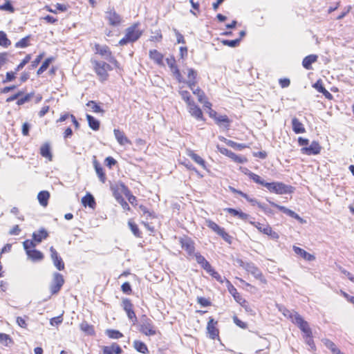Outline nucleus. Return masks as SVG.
<instances>
[{
	"instance_id": "f257e3e1",
	"label": "nucleus",
	"mask_w": 354,
	"mask_h": 354,
	"mask_svg": "<svg viewBox=\"0 0 354 354\" xmlns=\"http://www.w3.org/2000/svg\"><path fill=\"white\" fill-rule=\"evenodd\" d=\"M93 70L95 72L98 80L103 83L109 78V72L113 70L112 66L102 60L94 59L91 61Z\"/></svg>"
},
{
	"instance_id": "f03ea898",
	"label": "nucleus",
	"mask_w": 354,
	"mask_h": 354,
	"mask_svg": "<svg viewBox=\"0 0 354 354\" xmlns=\"http://www.w3.org/2000/svg\"><path fill=\"white\" fill-rule=\"evenodd\" d=\"M138 22L133 24L125 30L124 36L118 41L120 46H125L129 43H133L138 40L142 35V30L139 28Z\"/></svg>"
},
{
	"instance_id": "7ed1b4c3",
	"label": "nucleus",
	"mask_w": 354,
	"mask_h": 354,
	"mask_svg": "<svg viewBox=\"0 0 354 354\" xmlns=\"http://www.w3.org/2000/svg\"><path fill=\"white\" fill-rule=\"evenodd\" d=\"M297 141L298 145L303 147L301 149V152L303 154L307 156L318 155L322 151V146L318 141L313 140L309 147H308V145L309 144V140L308 138L299 137Z\"/></svg>"
},
{
	"instance_id": "20e7f679",
	"label": "nucleus",
	"mask_w": 354,
	"mask_h": 354,
	"mask_svg": "<svg viewBox=\"0 0 354 354\" xmlns=\"http://www.w3.org/2000/svg\"><path fill=\"white\" fill-rule=\"evenodd\" d=\"M35 241L26 239L23 242V247L28 258L33 262L41 261L44 259V254L39 250L35 249Z\"/></svg>"
},
{
	"instance_id": "39448f33",
	"label": "nucleus",
	"mask_w": 354,
	"mask_h": 354,
	"mask_svg": "<svg viewBox=\"0 0 354 354\" xmlns=\"http://www.w3.org/2000/svg\"><path fill=\"white\" fill-rule=\"evenodd\" d=\"M104 19L109 26L113 28H119L122 26L124 19L114 8H109L104 12Z\"/></svg>"
},
{
	"instance_id": "423d86ee",
	"label": "nucleus",
	"mask_w": 354,
	"mask_h": 354,
	"mask_svg": "<svg viewBox=\"0 0 354 354\" xmlns=\"http://www.w3.org/2000/svg\"><path fill=\"white\" fill-rule=\"evenodd\" d=\"M265 187L271 193L276 194H286L293 192V187L290 185H286L282 182L267 183Z\"/></svg>"
},
{
	"instance_id": "0eeeda50",
	"label": "nucleus",
	"mask_w": 354,
	"mask_h": 354,
	"mask_svg": "<svg viewBox=\"0 0 354 354\" xmlns=\"http://www.w3.org/2000/svg\"><path fill=\"white\" fill-rule=\"evenodd\" d=\"M139 331L146 336H153L157 333V329L153 321L146 315H143L141 317Z\"/></svg>"
},
{
	"instance_id": "6e6552de",
	"label": "nucleus",
	"mask_w": 354,
	"mask_h": 354,
	"mask_svg": "<svg viewBox=\"0 0 354 354\" xmlns=\"http://www.w3.org/2000/svg\"><path fill=\"white\" fill-rule=\"evenodd\" d=\"M205 223L209 229L221 236L226 243L228 244H231L232 243V236L226 232L224 227H221L216 223L210 219H207L205 221Z\"/></svg>"
},
{
	"instance_id": "1a4fd4ad",
	"label": "nucleus",
	"mask_w": 354,
	"mask_h": 354,
	"mask_svg": "<svg viewBox=\"0 0 354 354\" xmlns=\"http://www.w3.org/2000/svg\"><path fill=\"white\" fill-rule=\"evenodd\" d=\"M94 48L96 54H99L101 56L111 57L110 62L114 67L120 71L122 70L120 62L115 57H112V52L108 46H101L99 44H95Z\"/></svg>"
},
{
	"instance_id": "9d476101",
	"label": "nucleus",
	"mask_w": 354,
	"mask_h": 354,
	"mask_svg": "<svg viewBox=\"0 0 354 354\" xmlns=\"http://www.w3.org/2000/svg\"><path fill=\"white\" fill-rule=\"evenodd\" d=\"M179 243L183 250H184L189 257H193L195 254V243L188 236H184L179 238Z\"/></svg>"
},
{
	"instance_id": "9b49d317",
	"label": "nucleus",
	"mask_w": 354,
	"mask_h": 354,
	"mask_svg": "<svg viewBox=\"0 0 354 354\" xmlns=\"http://www.w3.org/2000/svg\"><path fill=\"white\" fill-rule=\"evenodd\" d=\"M64 281V277L62 274L55 272L53 275V279L49 286L51 295L57 294L63 286Z\"/></svg>"
},
{
	"instance_id": "f8f14e48",
	"label": "nucleus",
	"mask_w": 354,
	"mask_h": 354,
	"mask_svg": "<svg viewBox=\"0 0 354 354\" xmlns=\"http://www.w3.org/2000/svg\"><path fill=\"white\" fill-rule=\"evenodd\" d=\"M207 333L208 337L211 339H219V329L218 328V322L215 320L213 317H209V320L206 326Z\"/></svg>"
},
{
	"instance_id": "ddd939ff",
	"label": "nucleus",
	"mask_w": 354,
	"mask_h": 354,
	"mask_svg": "<svg viewBox=\"0 0 354 354\" xmlns=\"http://www.w3.org/2000/svg\"><path fill=\"white\" fill-rule=\"evenodd\" d=\"M241 266H242L248 272L252 274L256 279H259L261 282L266 283L267 281L262 272L255 266L254 263H247L243 264V263L241 262Z\"/></svg>"
},
{
	"instance_id": "4468645a",
	"label": "nucleus",
	"mask_w": 354,
	"mask_h": 354,
	"mask_svg": "<svg viewBox=\"0 0 354 354\" xmlns=\"http://www.w3.org/2000/svg\"><path fill=\"white\" fill-rule=\"evenodd\" d=\"M217 149L221 154L230 158L234 162L242 164L248 162V158L245 156L237 155L227 148L218 146Z\"/></svg>"
},
{
	"instance_id": "2eb2a0df",
	"label": "nucleus",
	"mask_w": 354,
	"mask_h": 354,
	"mask_svg": "<svg viewBox=\"0 0 354 354\" xmlns=\"http://www.w3.org/2000/svg\"><path fill=\"white\" fill-rule=\"evenodd\" d=\"M292 322L297 325L299 329L304 333V337L306 336H310V335L313 333L308 323L297 313H295Z\"/></svg>"
},
{
	"instance_id": "dca6fc26",
	"label": "nucleus",
	"mask_w": 354,
	"mask_h": 354,
	"mask_svg": "<svg viewBox=\"0 0 354 354\" xmlns=\"http://www.w3.org/2000/svg\"><path fill=\"white\" fill-rule=\"evenodd\" d=\"M192 91L194 95L197 97V100L198 102L203 104V107L205 109H210L212 106V103L209 102L205 92L200 88L193 86V88H190Z\"/></svg>"
},
{
	"instance_id": "f3484780",
	"label": "nucleus",
	"mask_w": 354,
	"mask_h": 354,
	"mask_svg": "<svg viewBox=\"0 0 354 354\" xmlns=\"http://www.w3.org/2000/svg\"><path fill=\"white\" fill-rule=\"evenodd\" d=\"M50 258L53 262L54 266L58 270H64L65 268V264L59 256V253L53 246H50L49 248Z\"/></svg>"
},
{
	"instance_id": "a211bd4d",
	"label": "nucleus",
	"mask_w": 354,
	"mask_h": 354,
	"mask_svg": "<svg viewBox=\"0 0 354 354\" xmlns=\"http://www.w3.org/2000/svg\"><path fill=\"white\" fill-rule=\"evenodd\" d=\"M250 223L255 227L259 232L270 236L273 238H278L279 235L277 232H274L272 229V227L268 224H261L259 222H254V221H250Z\"/></svg>"
},
{
	"instance_id": "6ab92c4d",
	"label": "nucleus",
	"mask_w": 354,
	"mask_h": 354,
	"mask_svg": "<svg viewBox=\"0 0 354 354\" xmlns=\"http://www.w3.org/2000/svg\"><path fill=\"white\" fill-rule=\"evenodd\" d=\"M187 106L188 107V112L192 117L196 118L197 120L203 122L205 121L202 109L194 102Z\"/></svg>"
},
{
	"instance_id": "aec40b11",
	"label": "nucleus",
	"mask_w": 354,
	"mask_h": 354,
	"mask_svg": "<svg viewBox=\"0 0 354 354\" xmlns=\"http://www.w3.org/2000/svg\"><path fill=\"white\" fill-rule=\"evenodd\" d=\"M226 283L227 290L232 295L234 300L241 306H245L247 301L237 291L236 288L232 284V283L228 279H226Z\"/></svg>"
},
{
	"instance_id": "412c9836",
	"label": "nucleus",
	"mask_w": 354,
	"mask_h": 354,
	"mask_svg": "<svg viewBox=\"0 0 354 354\" xmlns=\"http://www.w3.org/2000/svg\"><path fill=\"white\" fill-rule=\"evenodd\" d=\"M167 63L170 68L173 75L175 76L179 83L184 82L183 77L180 70L176 65V59L174 57L167 59Z\"/></svg>"
},
{
	"instance_id": "4be33fe9",
	"label": "nucleus",
	"mask_w": 354,
	"mask_h": 354,
	"mask_svg": "<svg viewBox=\"0 0 354 354\" xmlns=\"http://www.w3.org/2000/svg\"><path fill=\"white\" fill-rule=\"evenodd\" d=\"M268 201L269 202L270 205L277 209H278L279 211L282 212L283 213L288 215L289 216L299 221L300 223H304V220L302 218H301L297 214H296L295 212H293L292 210L291 209H289L288 208H286V207L284 206H281V205H279L277 203H275L274 202H272L271 201H269L268 200Z\"/></svg>"
},
{
	"instance_id": "5701e85b",
	"label": "nucleus",
	"mask_w": 354,
	"mask_h": 354,
	"mask_svg": "<svg viewBox=\"0 0 354 354\" xmlns=\"http://www.w3.org/2000/svg\"><path fill=\"white\" fill-rule=\"evenodd\" d=\"M122 347L116 342H113L109 346H102V354H122Z\"/></svg>"
},
{
	"instance_id": "b1692460",
	"label": "nucleus",
	"mask_w": 354,
	"mask_h": 354,
	"mask_svg": "<svg viewBox=\"0 0 354 354\" xmlns=\"http://www.w3.org/2000/svg\"><path fill=\"white\" fill-rule=\"evenodd\" d=\"M48 236V232L45 228L41 227L32 233V239L30 241H35V245H37L42 241L46 240Z\"/></svg>"
},
{
	"instance_id": "393cba45",
	"label": "nucleus",
	"mask_w": 354,
	"mask_h": 354,
	"mask_svg": "<svg viewBox=\"0 0 354 354\" xmlns=\"http://www.w3.org/2000/svg\"><path fill=\"white\" fill-rule=\"evenodd\" d=\"M125 188L129 189V187L127 185H125L123 183H120L111 187L113 195L116 199V201L122 198V194L124 195L126 194L127 192Z\"/></svg>"
},
{
	"instance_id": "a878e982",
	"label": "nucleus",
	"mask_w": 354,
	"mask_h": 354,
	"mask_svg": "<svg viewBox=\"0 0 354 354\" xmlns=\"http://www.w3.org/2000/svg\"><path fill=\"white\" fill-rule=\"evenodd\" d=\"M187 155L190 157L196 164L199 165L203 169L209 171L205 160L193 150L189 149Z\"/></svg>"
},
{
	"instance_id": "bb28decb",
	"label": "nucleus",
	"mask_w": 354,
	"mask_h": 354,
	"mask_svg": "<svg viewBox=\"0 0 354 354\" xmlns=\"http://www.w3.org/2000/svg\"><path fill=\"white\" fill-rule=\"evenodd\" d=\"M93 167L97 174V176L102 183H105L106 181V173L104 170V168L100 165V163L96 160L95 157H94L93 161Z\"/></svg>"
},
{
	"instance_id": "cd10ccee",
	"label": "nucleus",
	"mask_w": 354,
	"mask_h": 354,
	"mask_svg": "<svg viewBox=\"0 0 354 354\" xmlns=\"http://www.w3.org/2000/svg\"><path fill=\"white\" fill-rule=\"evenodd\" d=\"M113 133L117 142L120 145H131V141L127 137L124 131L118 129H115Z\"/></svg>"
},
{
	"instance_id": "c85d7f7f",
	"label": "nucleus",
	"mask_w": 354,
	"mask_h": 354,
	"mask_svg": "<svg viewBox=\"0 0 354 354\" xmlns=\"http://www.w3.org/2000/svg\"><path fill=\"white\" fill-rule=\"evenodd\" d=\"M149 57L155 64L158 66L164 65V55L162 53L156 49H152L149 51Z\"/></svg>"
},
{
	"instance_id": "c756f323",
	"label": "nucleus",
	"mask_w": 354,
	"mask_h": 354,
	"mask_svg": "<svg viewBox=\"0 0 354 354\" xmlns=\"http://www.w3.org/2000/svg\"><path fill=\"white\" fill-rule=\"evenodd\" d=\"M313 87L315 88L318 92L322 93L326 99L329 100H332L333 99V95L325 88L321 80H318L313 85Z\"/></svg>"
},
{
	"instance_id": "7c9ffc66",
	"label": "nucleus",
	"mask_w": 354,
	"mask_h": 354,
	"mask_svg": "<svg viewBox=\"0 0 354 354\" xmlns=\"http://www.w3.org/2000/svg\"><path fill=\"white\" fill-rule=\"evenodd\" d=\"M40 155L48 161L53 160V154L51 152L50 145L48 142L44 143L39 149Z\"/></svg>"
},
{
	"instance_id": "2f4dec72",
	"label": "nucleus",
	"mask_w": 354,
	"mask_h": 354,
	"mask_svg": "<svg viewBox=\"0 0 354 354\" xmlns=\"http://www.w3.org/2000/svg\"><path fill=\"white\" fill-rule=\"evenodd\" d=\"M50 197V192L46 190L41 191L37 194V200L39 204L44 207L48 206Z\"/></svg>"
},
{
	"instance_id": "473e14b6",
	"label": "nucleus",
	"mask_w": 354,
	"mask_h": 354,
	"mask_svg": "<svg viewBox=\"0 0 354 354\" xmlns=\"http://www.w3.org/2000/svg\"><path fill=\"white\" fill-rule=\"evenodd\" d=\"M80 328L88 335L94 336L95 335L94 326L88 324L86 321H83L80 324Z\"/></svg>"
},
{
	"instance_id": "72a5a7b5",
	"label": "nucleus",
	"mask_w": 354,
	"mask_h": 354,
	"mask_svg": "<svg viewBox=\"0 0 354 354\" xmlns=\"http://www.w3.org/2000/svg\"><path fill=\"white\" fill-rule=\"evenodd\" d=\"M292 127L293 131L297 134L304 133L306 132L304 125L295 117L292 119Z\"/></svg>"
},
{
	"instance_id": "f704fd0d",
	"label": "nucleus",
	"mask_w": 354,
	"mask_h": 354,
	"mask_svg": "<svg viewBox=\"0 0 354 354\" xmlns=\"http://www.w3.org/2000/svg\"><path fill=\"white\" fill-rule=\"evenodd\" d=\"M196 77H197L196 71H195L193 68H189L188 73H187L188 80L186 83L189 88H193V86H196V84L197 83Z\"/></svg>"
},
{
	"instance_id": "c9c22d12",
	"label": "nucleus",
	"mask_w": 354,
	"mask_h": 354,
	"mask_svg": "<svg viewBox=\"0 0 354 354\" xmlns=\"http://www.w3.org/2000/svg\"><path fill=\"white\" fill-rule=\"evenodd\" d=\"M133 347L137 352L142 354H148L149 353L147 344L140 340H134Z\"/></svg>"
},
{
	"instance_id": "e433bc0d",
	"label": "nucleus",
	"mask_w": 354,
	"mask_h": 354,
	"mask_svg": "<svg viewBox=\"0 0 354 354\" xmlns=\"http://www.w3.org/2000/svg\"><path fill=\"white\" fill-rule=\"evenodd\" d=\"M293 250L297 254L301 256L305 260L311 261L315 259L314 255L307 252L306 250L299 247L293 246Z\"/></svg>"
},
{
	"instance_id": "4c0bfd02",
	"label": "nucleus",
	"mask_w": 354,
	"mask_h": 354,
	"mask_svg": "<svg viewBox=\"0 0 354 354\" xmlns=\"http://www.w3.org/2000/svg\"><path fill=\"white\" fill-rule=\"evenodd\" d=\"M82 203L84 207L88 206L92 209H94L96 206L95 198L90 193H87L82 198Z\"/></svg>"
},
{
	"instance_id": "58836bf2",
	"label": "nucleus",
	"mask_w": 354,
	"mask_h": 354,
	"mask_svg": "<svg viewBox=\"0 0 354 354\" xmlns=\"http://www.w3.org/2000/svg\"><path fill=\"white\" fill-rule=\"evenodd\" d=\"M317 55H309L305 57L302 61V66L304 68L310 70L312 68V64L315 63L317 60Z\"/></svg>"
},
{
	"instance_id": "ea45409f",
	"label": "nucleus",
	"mask_w": 354,
	"mask_h": 354,
	"mask_svg": "<svg viewBox=\"0 0 354 354\" xmlns=\"http://www.w3.org/2000/svg\"><path fill=\"white\" fill-rule=\"evenodd\" d=\"M225 211L229 213L230 215L233 216H238L240 219L243 221H247L250 217L249 214L244 213L241 211L235 209L234 208H226L225 209Z\"/></svg>"
},
{
	"instance_id": "a19ab883",
	"label": "nucleus",
	"mask_w": 354,
	"mask_h": 354,
	"mask_svg": "<svg viewBox=\"0 0 354 354\" xmlns=\"http://www.w3.org/2000/svg\"><path fill=\"white\" fill-rule=\"evenodd\" d=\"M86 120L88 121V124L89 127L93 131H98L100 127V122L98 120L95 118L93 116L87 114Z\"/></svg>"
},
{
	"instance_id": "79ce46f5",
	"label": "nucleus",
	"mask_w": 354,
	"mask_h": 354,
	"mask_svg": "<svg viewBox=\"0 0 354 354\" xmlns=\"http://www.w3.org/2000/svg\"><path fill=\"white\" fill-rule=\"evenodd\" d=\"M106 336L111 339H119L124 337L122 333L115 329H106L105 330Z\"/></svg>"
},
{
	"instance_id": "37998d69",
	"label": "nucleus",
	"mask_w": 354,
	"mask_h": 354,
	"mask_svg": "<svg viewBox=\"0 0 354 354\" xmlns=\"http://www.w3.org/2000/svg\"><path fill=\"white\" fill-rule=\"evenodd\" d=\"M86 105V106L89 107L91 111L93 113L102 114L104 113V111L100 106V105L94 100L88 101Z\"/></svg>"
},
{
	"instance_id": "c03bdc74",
	"label": "nucleus",
	"mask_w": 354,
	"mask_h": 354,
	"mask_svg": "<svg viewBox=\"0 0 354 354\" xmlns=\"http://www.w3.org/2000/svg\"><path fill=\"white\" fill-rule=\"evenodd\" d=\"M246 175L255 183L261 185L265 187V185L267 183L260 176L253 172H247Z\"/></svg>"
},
{
	"instance_id": "a18cd8bd",
	"label": "nucleus",
	"mask_w": 354,
	"mask_h": 354,
	"mask_svg": "<svg viewBox=\"0 0 354 354\" xmlns=\"http://www.w3.org/2000/svg\"><path fill=\"white\" fill-rule=\"evenodd\" d=\"M178 93L187 105L194 102L192 97L190 93L188 91L183 90L182 88H180Z\"/></svg>"
},
{
	"instance_id": "49530a36",
	"label": "nucleus",
	"mask_w": 354,
	"mask_h": 354,
	"mask_svg": "<svg viewBox=\"0 0 354 354\" xmlns=\"http://www.w3.org/2000/svg\"><path fill=\"white\" fill-rule=\"evenodd\" d=\"M54 57H50L46 58L41 65V66L38 68L37 71V75H41L45 71L47 70L50 63H52L54 61Z\"/></svg>"
},
{
	"instance_id": "de8ad7c7",
	"label": "nucleus",
	"mask_w": 354,
	"mask_h": 354,
	"mask_svg": "<svg viewBox=\"0 0 354 354\" xmlns=\"http://www.w3.org/2000/svg\"><path fill=\"white\" fill-rule=\"evenodd\" d=\"M223 140L227 146L231 147L235 149L242 150V149L248 147V146L245 144L237 143L232 140H227L226 138H223Z\"/></svg>"
},
{
	"instance_id": "09e8293b",
	"label": "nucleus",
	"mask_w": 354,
	"mask_h": 354,
	"mask_svg": "<svg viewBox=\"0 0 354 354\" xmlns=\"http://www.w3.org/2000/svg\"><path fill=\"white\" fill-rule=\"evenodd\" d=\"M324 345L329 348L333 354H344L335 345V344L330 339L324 340Z\"/></svg>"
},
{
	"instance_id": "8fccbe9b",
	"label": "nucleus",
	"mask_w": 354,
	"mask_h": 354,
	"mask_svg": "<svg viewBox=\"0 0 354 354\" xmlns=\"http://www.w3.org/2000/svg\"><path fill=\"white\" fill-rule=\"evenodd\" d=\"M128 225L133 234V235L138 238L142 237V232L138 228V225L133 221L131 219L128 221Z\"/></svg>"
},
{
	"instance_id": "3c124183",
	"label": "nucleus",
	"mask_w": 354,
	"mask_h": 354,
	"mask_svg": "<svg viewBox=\"0 0 354 354\" xmlns=\"http://www.w3.org/2000/svg\"><path fill=\"white\" fill-rule=\"evenodd\" d=\"M122 306L127 315L134 310L133 303L129 299L127 298H124L122 299Z\"/></svg>"
},
{
	"instance_id": "603ef678",
	"label": "nucleus",
	"mask_w": 354,
	"mask_h": 354,
	"mask_svg": "<svg viewBox=\"0 0 354 354\" xmlns=\"http://www.w3.org/2000/svg\"><path fill=\"white\" fill-rule=\"evenodd\" d=\"M215 122L218 125H224L226 127H228L230 126L231 121L229 119V118L227 117V115H218V116L216 117V118L215 120Z\"/></svg>"
},
{
	"instance_id": "864d4df0",
	"label": "nucleus",
	"mask_w": 354,
	"mask_h": 354,
	"mask_svg": "<svg viewBox=\"0 0 354 354\" xmlns=\"http://www.w3.org/2000/svg\"><path fill=\"white\" fill-rule=\"evenodd\" d=\"M11 41L8 38L7 35L3 31H0V46L3 48H8L10 46Z\"/></svg>"
},
{
	"instance_id": "5fc2aeb1",
	"label": "nucleus",
	"mask_w": 354,
	"mask_h": 354,
	"mask_svg": "<svg viewBox=\"0 0 354 354\" xmlns=\"http://www.w3.org/2000/svg\"><path fill=\"white\" fill-rule=\"evenodd\" d=\"M214 279H215L220 283H223L224 281H226V279L222 277L221 275L216 272L212 267L207 272Z\"/></svg>"
},
{
	"instance_id": "6e6d98bb",
	"label": "nucleus",
	"mask_w": 354,
	"mask_h": 354,
	"mask_svg": "<svg viewBox=\"0 0 354 354\" xmlns=\"http://www.w3.org/2000/svg\"><path fill=\"white\" fill-rule=\"evenodd\" d=\"M30 35H28L15 43L16 48H24L30 46Z\"/></svg>"
},
{
	"instance_id": "4d7b16f0",
	"label": "nucleus",
	"mask_w": 354,
	"mask_h": 354,
	"mask_svg": "<svg viewBox=\"0 0 354 354\" xmlns=\"http://www.w3.org/2000/svg\"><path fill=\"white\" fill-rule=\"evenodd\" d=\"M0 343L5 346H8L13 344V340L10 336L6 333H0Z\"/></svg>"
},
{
	"instance_id": "13d9d810",
	"label": "nucleus",
	"mask_w": 354,
	"mask_h": 354,
	"mask_svg": "<svg viewBox=\"0 0 354 354\" xmlns=\"http://www.w3.org/2000/svg\"><path fill=\"white\" fill-rule=\"evenodd\" d=\"M221 44L224 46H227L231 48H234L238 46L240 44L241 42V38H238L233 40H228V39H223L221 40Z\"/></svg>"
},
{
	"instance_id": "bf43d9fd",
	"label": "nucleus",
	"mask_w": 354,
	"mask_h": 354,
	"mask_svg": "<svg viewBox=\"0 0 354 354\" xmlns=\"http://www.w3.org/2000/svg\"><path fill=\"white\" fill-rule=\"evenodd\" d=\"M139 208L142 212V215L145 216L147 218H156V214L153 212L149 211L147 207L143 205H140L139 206Z\"/></svg>"
},
{
	"instance_id": "052dcab7",
	"label": "nucleus",
	"mask_w": 354,
	"mask_h": 354,
	"mask_svg": "<svg viewBox=\"0 0 354 354\" xmlns=\"http://www.w3.org/2000/svg\"><path fill=\"white\" fill-rule=\"evenodd\" d=\"M126 194H125V196L127 197L128 201L133 206H136L137 205V202H138V200H137V198L133 196L130 189H126Z\"/></svg>"
},
{
	"instance_id": "680f3d73",
	"label": "nucleus",
	"mask_w": 354,
	"mask_h": 354,
	"mask_svg": "<svg viewBox=\"0 0 354 354\" xmlns=\"http://www.w3.org/2000/svg\"><path fill=\"white\" fill-rule=\"evenodd\" d=\"M17 72L15 71H8L6 74V77L2 80L3 84L12 82L16 79Z\"/></svg>"
},
{
	"instance_id": "e2e57ef3",
	"label": "nucleus",
	"mask_w": 354,
	"mask_h": 354,
	"mask_svg": "<svg viewBox=\"0 0 354 354\" xmlns=\"http://www.w3.org/2000/svg\"><path fill=\"white\" fill-rule=\"evenodd\" d=\"M196 301L197 303L203 307H207L212 305V302L209 299H207L203 297H198Z\"/></svg>"
},
{
	"instance_id": "0e129e2a",
	"label": "nucleus",
	"mask_w": 354,
	"mask_h": 354,
	"mask_svg": "<svg viewBox=\"0 0 354 354\" xmlns=\"http://www.w3.org/2000/svg\"><path fill=\"white\" fill-rule=\"evenodd\" d=\"M0 10L9 11L10 12H14L15 11V9L10 0H6L5 3L0 6Z\"/></svg>"
},
{
	"instance_id": "69168bd1",
	"label": "nucleus",
	"mask_w": 354,
	"mask_h": 354,
	"mask_svg": "<svg viewBox=\"0 0 354 354\" xmlns=\"http://www.w3.org/2000/svg\"><path fill=\"white\" fill-rule=\"evenodd\" d=\"M63 314H61L59 316L53 317L50 319V324L51 326H58L63 322Z\"/></svg>"
},
{
	"instance_id": "338daca9",
	"label": "nucleus",
	"mask_w": 354,
	"mask_h": 354,
	"mask_svg": "<svg viewBox=\"0 0 354 354\" xmlns=\"http://www.w3.org/2000/svg\"><path fill=\"white\" fill-rule=\"evenodd\" d=\"M234 323L242 329H246L248 328V324L241 321L237 316L233 317Z\"/></svg>"
},
{
	"instance_id": "774afa93",
	"label": "nucleus",
	"mask_w": 354,
	"mask_h": 354,
	"mask_svg": "<svg viewBox=\"0 0 354 354\" xmlns=\"http://www.w3.org/2000/svg\"><path fill=\"white\" fill-rule=\"evenodd\" d=\"M31 98H32V95L30 93H28V94L25 95L24 96H23L22 97L18 98V100L17 101V104L18 106H21V105L25 104L26 102H29L31 100Z\"/></svg>"
}]
</instances>
